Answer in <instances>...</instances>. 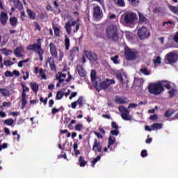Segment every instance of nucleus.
<instances>
[{
    "instance_id": "obj_57",
    "label": "nucleus",
    "mask_w": 178,
    "mask_h": 178,
    "mask_svg": "<svg viewBox=\"0 0 178 178\" xmlns=\"http://www.w3.org/2000/svg\"><path fill=\"white\" fill-rule=\"evenodd\" d=\"M35 24V30H38V31H41V26H40V24L38 22H34Z\"/></svg>"
},
{
    "instance_id": "obj_25",
    "label": "nucleus",
    "mask_w": 178,
    "mask_h": 178,
    "mask_svg": "<svg viewBox=\"0 0 178 178\" xmlns=\"http://www.w3.org/2000/svg\"><path fill=\"white\" fill-rule=\"evenodd\" d=\"M0 92L2 97H8L10 95V92H9V90L6 88H0Z\"/></svg>"
},
{
    "instance_id": "obj_27",
    "label": "nucleus",
    "mask_w": 178,
    "mask_h": 178,
    "mask_svg": "<svg viewBox=\"0 0 178 178\" xmlns=\"http://www.w3.org/2000/svg\"><path fill=\"white\" fill-rule=\"evenodd\" d=\"M115 102L116 104H126V99L124 98H122L119 96L115 97Z\"/></svg>"
},
{
    "instance_id": "obj_3",
    "label": "nucleus",
    "mask_w": 178,
    "mask_h": 178,
    "mask_svg": "<svg viewBox=\"0 0 178 178\" xmlns=\"http://www.w3.org/2000/svg\"><path fill=\"white\" fill-rule=\"evenodd\" d=\"M106 37L116 42L119 40V30H118V26L116 25H110L106 29Z\"/></svg>"
},
{
    "instance_id": "obj_14",
    "label": "nucleus",
    "mask_w": 178,
    "mask_h": 178,
    "mask_svg": "<svg viewBox=\"0 0 178 178\" xmlns=\"http://www.w3.org/2000/svg\"><path fill=\"white\" fill-rule=\"evenodd\" d=\"M23 52H24V47L19 46L17 47L14 50V55L17 56V58H22L23 56Z\"/></svg>"
},
{
    "instance_id": "obj_52",
    "label": "nucleus",
    "mask_w": 178,
    "mask_h": 178,
    "mask_svg": "<svg viewBox=\"0 0 178 178\" xmlns=\"http://www.w3.org/2000/svg\"><path fill=\"white\" fill-rule=\"evenodd\" d=\"M6 77H13V74L10 71H6L4 73Z\"/></svg>"
},
{
    "instance_id": "obj_18",
    "label": "nucleus",
    "mask_w": 178,
    "mask_h": 178,
    "mask_svg": "<svg viewBox=\"0 0 178 178\" xmlns=\"http://www.w3.org/2000/svg\"><path fill=\"white\" fill-rule=\"evenodd\" d=\"M138 17H139V23H144L145 24H147V23H148V22H149L147 19V15H144V13H141V12H138Z\"/></svg>"
},
{
    "instance_id": "obj_13",
    "label": "nucleus",
    "mask_w": 178,
    "mask_h": 178,
    "mask_svg": "<svg viewBox=\"0 0 178 178\" xmlns=\"http://www.w3.org/2000/svg\"><path fill=\"white\" fill-rule=\"evenodd\" d=\"M83 97L81 96L78 98L77 101L76 102H73L71 104V107L72 108V109H76V107L77 106V105L79 106V108H81V106H83L84 103H83Z\"/></svg>"
},
{
    "instance_id": "obj_36",
    "label": "nucleus",
    "mask_w": 178,
    "mask_h": 178,
    "mask_svg": "<svg viewBox=\"0 0 178 178\" xmlns=\"http://www.w3.org/2000/svg\"><path fill=\"white\" fill-rule=\"evenodd\" d=\"M116 143V138L114 136H110L108 138V144L109 145H113Z\"/></svg>"
},
{
    "instance_id": "obj_43",
    "label": "nucleus",
    "mask_w": 178,
    "mask_h": 178,
    "mask_svg": "<svg viewBox=\"0 0 178 178\" xmlns=\"http://www.w3.org/2000/svg\"><path fill=\"white\" fill-rule=\"evenodd\" d=\"M117 5L118 6H120L121 8H124V6H126V3H124V0H117Z\"/></svg>"
},
{
    "instance_id": "obj_28",
    "label": "nucleus",
    "mask_w": 178,
    "mask_h": 178,
    "mask_svg": "<svg viewBox=\"0 0 178 178\" xmlns=\"http://www.w3.org/2000/svg\"><path fill=\"white\" fill-rule=\"evenodd\" d=\"M79 166L81 168H84L87 165V161H84V156H79Z\"/></svg>"
},
{
    "instance_id": "obj_16",
    "label": "nucleus",
    "mask_w": 178,
    "mask_h": 178,
    "mask_svg": "<svg viewBox=\"0 0 178 178\" xmlns=\"http://www.w3.org/2000/svg\"><path fill=\"white\" fill-rule=\"evenodd\" d=\"M8 13L5 12H1L0 13V22L3 26L6 25V23H8Z\"/></svg>"
},
{
    "instance_id": "obj_46",
    "label": "nucleus",
    "mask_w": 178,
    "mask_h": 178,
    "mask_svg": "<svg viewBox=\"0 0 178 178\" xmlns=\"http://www.w3.org/2000/svg\"><path fill=\"white\" fill-rule=\"evenodd\" d=\"M173 115V113H172V110H167L164 114L165 118H171V116Z\"/></svg>"
},
{
    "instance_id": "obj_62",
    "label": "nucleus",
    "mask_w": 178,
    "mask_h": 178,
    "mask_svg": "<svg viewBox=\"0 0 178 178\" xmlns=\"http://www.w3.org/2000/svg\"><path fill=\"white\" fill-rule=\"evenodd\" d=\"M77 96V92H73L71 95L70 96V99H73L74 97Z\"/></svg>"
},
{
    "instance_id": "obj_29",
    "label": "nucleus",
    "mask_w": 178,
    "mask_h": 178,
    "mask_svg": "<svg viewBox=\"0 0 178 178\" xmlns=\"http://www.w3.org/2000/svg\"><path fill=\"white\" fill-rule=\"evenodd\" d=\"M2 54L5 55V56H9V55H12L13 54V51L10 49H8L6 48H3L1 50Z\"/></svg>"
},
{
    "instance_id": "obj_8",
    "label": "nucleus",
    "mask_w": 178,
    "mask_h": 178,
    "mask_svg": "<svg viewBox=\"0 0 178 178\" xmlns=\"http://www.w3.org/2000/svg\"><path fill=\"white\" fill-rule=\"evenodd\" d=\"M138 35L140 40H145L151 35V33L148 31L147 27L143 26L138 30Z\"/></svg>"
},
{
    "instance_id": "obj_63",
    "label": "nucleus",
    "mask_w": 178,
    "mask_h": 178,
    "mask_svg": "<svg viewBox=\"0 0 178 178\" xmlns=\"http://www.w3.org/2000/svg\"><path fill=\"white\" fill-rule=\"evenodd\" d=\"M173 40H174L175 42H177L178 43V31L174 35Z\"/></svg>"
},
{
    "instance_id": "obj_61",
    "label": "nucleus",
    "mask_w": 178,
    "mask_h": 178,
    "mask_svg": "<svg viewBox=\"0 0 178 178\" xmlns=\"http://www.w3.org/2000/svg\"><path fill=\"white\" fill-rule=\"evenodd\" d=\"M16 8L18 9L19 10H23V3H19L16 6Z\"/></svg>"
},
{
    "instance_id": "obj_56",
    "label": "nucleus",
    "mask_w": 178,
    "mask_h": 178,
    "mask_svg": "<svg viewBox=\"0 0 178 178\" xmlns=\"http://www.w3.org/2000/svg\"><path fill=\"white\" fill-rule=\"evenodd\" d=\"M74 123H76V120H72L71 122L68 124V129H70V130L73 129V124H74Z\"/></svg>"
},
{
    "instance_id": "obj_37",
    "label": "nucleus",
    "mask_w": 178,
    "mask_h": 178,
    "mask_svg": "<svg viewBox=\"0 0 178 178\" xmlns=\"http://www.w3.org/2000/svg\"><path fill=\"white\" fill-rule=\"evenodd\" d=\"M63 95H65V93L62 92L61 90H59L57 92L56 99L60 100L61 98H63Z\"/></svg>"
},
{
    "instance_id": "obj_50",
    "label": "nucleus",
    "mask_w": 178,
    "mask_h": 178,
    "mask_svg": "<svg viewBox=\"0 0 178 178\" xmlns=\"http://www.w3.org/2000/svg\"><path fill=\"white\" fill-rule=\"evenodd\" d=\"M175 92H176V90H175V88L170 89V91H168L170 98L175 97Z\"/></svg>"
},
{
    "instance_id": "obj_11",
    "label": "nucleus",
    "mask_w": 178,
    "mask_h": 178,
    "mask_svg": "<svg viewBox=\"0 0 178 178\" xmlns=\"http://www.w3.org/2000/svg\"><path fill=\"white\" fill-rule=\"evenodd\" d=\"M92 150L97 154V152H102V145H101V141L97 138L94 139V143L92 145Z\"/></svg>"
},
{
    "instance_id": "obj_12",
    "label": "nucleus",
    "mask_w": 178,
    "mask_h": 178,
    "mask_svg": "<svg viewBox=\"0 0 178 178\" xmlns=\"http://www.w3.org/2000/svg\"><path fill=\"white\" fill-rule=\"evenodd\" d=\"M83 54H85L86 58H88L89 60H92L93 62H97V60H98V56L95 53L85 50L83 51Z\"/></svg>"
},
{
    "instance_id": "obj_35",
    "label": "nucleus",
    "mask_w": 178,
    "mask_h": 178,
    "mask_svg": "<svg viewBox=\"0 0 178 178\" xmlns=\"http://www.w3.org/2000/svg\"><path fill=\"white\" fill-rule=\"evenodd\" d=\"M168 8H169L170 10H171V12H172V13H175V14L178 13V6L175 7L174 6L169 5Z\"/></svg>"
},
{
    "instance_id": "obj_58",
    "label": "nucleus",
    "mask_w": 178,
    "mask_h": 178,
    "mask_svg": "<svg viewBox=\"0 0 178 178\" xmlns=\"http://www.w3.org/2000/svg\"><path fill=\"white\" fill-rule=\"evenodd\" d=\"M140 155L142 158H145V156H148V154H147V150L145 149L142 150Z\"/></svg>"
},
{
    "instance_id": "obj_38",
    "label": "nucleus",
    "mask_w": 178,
    "mask_h": 178,
    "mask_svg": "<svg viewBox=\"0 0 178 178\" xmlns=\"http://www.w3.org/2000/svg\"><path fill=\"white\" fill-rule=\"evenodd\" d=\"M53 30H54L56 37H59L60 35V29L58 26H54Z\"/></svg>"
},
{
    "instance_id": "obj_24",
    "label": "nucleus",
    "mask_w": 178,
    "mask_h": 178,
    "mask_svg": "<svg viewBox=\"0 0 178 178\" xmlns=\"http://www.w3.org/2000/svg\"><path fill=\"white\" fill-rule=\"evenodd\" d=\"M65 51H69L70 49V39L67 37V35H65Z\"/></svg>"
},
{
    "instance_id": "obj_41",
    "label": "nucleus",
    "mask_w": 178,
    "mask_h": 178,
    "mask_svg": "<svg viewBox=\"0 0 178 178\" xmlns=\"http://www.w3.org/2000/svg\"><path fill=\"white\" fill-rule=\"evenodd\" d=\"M118 59H119V56L118 55H115L114 57L111 58V60H112L113 63H115V65H118L119 63Z\"/></svg>"
},
{
    "instance_id": "obj_26",
    "label": "nucleus",
    "mask_w": 178,
    "mask_h": 178,
    "mask_svg": "<svg viewBox=\"0 0 178 178\" xmlns=\"http://www.w3.org/2000/svg\"><path fill=\"white\" fill-rule=\"evenodd\" d=\"M10 24L12 26V27H16V26H17V18L16 17H10Z\"/></svg>"
},
{
    "instance_id": "obj_2",
    "label": "nucleus",
    "mask_w": 178,
    "mask_h": 178,
    "mask_svg": "<svg viewBox=\"0 0 178 178\" xmlns=\"http://www.w3.org/2000/svg\"><path fill=\"white\" fill-rule=\"evenodd\" d=\"M36 41L37 43L28 45L26 49L27 51H33V52L38 54L40 60L42 62V60H44L42 55L45 54V51L44 50V49H42L41 46V39H37Z\"/></svg>"
},
{
    "instance_id": "obj_1",
    "label": "nucleus",
    "mask_w": 178,
    "mask_h": 178,
    "mask_svg": "<svg viewBox=\"0 0 178 178\" xmlns=\"http://www.w3.org/2000/svg\"><path fill=\"white\" fill-rule=\"evenodd\" d=\"M90 78L92 81H95V88L97 90V91H98V92L102 90H106L111 86L116 83L115 79H109L106 78L105 81L98 84V82L95 81V80H97V72L94 70H92L90 73Z\"/></svg>"
},
{
    "instance_id": "obj_19",
    "label": "nucleus",
    "mask_w": 178,
    "mask_h": 178,
    "mask_svg": "<svg viewBox=\"0 0 178 178\" xmlns=\"http://www.w3.org/2000/svg\"><path fill=\"white\" fill-rule=\"evenodd\" d=\"M47 63L49 64L50 69L53 72H55L56 70V65H55V60L53 57H50L47 59Z\"/></svg>"
},
{
    "instance_id": "obj_60",
    "label": "nucleus",
    "mask_w": 178,
    "mask_h": 178,
    "mask_svg": "<svg viewBox=\"0 0 178 178\" xmlns=\"http://www.w3.org/2000/svg\"><path fill=\"white\" fill-rule=\"evenodd\" d=\"M59 113L58 108H56L54 107L51 109V115H56V113Z\"/></svg>"
},
{
    "instance_id": "obj_9",
    "label": "nucleus",
    "mask_w": 178,
    "mask_h": 178,
    "mask_svg": "<svg viewBox=\"0 0 178 178\" xmlns=\"http://www.w3.org/2000/svg\"><path fill=\"white\" fill-rule=\"evenodd\" d=\"M93 18L95 20H101L104 17V13H102V9L99 6H96L93 8Z\"/></svg>"
},
{
    "instance_id": "obj_7",
    "label": "nucleus",
    "mask_w": 178,
    "mask_h": 178,
    "mask_svg": "<svg viewBox=\"0 0 178 178\" xmlns=\"http://www.w3.org/2000/svg\"><path fill=\"white\" fill-rule=\"evenodd\" d=\"M137 20V14L134 13H128L124 15V22L126 24H134Z\"/></svg>"
},
{
    "instance_id": "obj_47",
    "label": "nucleus",
    "mask_w": 178,
    "mask_h": 178,
    "mask_svg": "<svg viewBox=\"0 0 178 178\" xmlns=\"http://www.w3.org/2000/svg\"><path fill=\"white\" fill-rule=\"evenodd\" d=\"M23 90L22 93V96L24 95V97H27V95L26 94V91H30V89L29 87H24V85H22Z\"/></svg>"
},
{
    "instance_id": "obj_22",
    "label": "nucleus",
    "mask_w": 178,
    "mask_h": 178,
    "mask_svg": "<svg viewBox=\"0 0 178 178\" xmlns=\"http://www.w3.org/2000/svg\"><path fill=\"white\" fill-rule=\"evenodd\" d=\"M27 15L31 20H35V13L31 10L30 8L26 9Z\"/></svg>"
},
{
    "instance_id": "obj_48",
    "label": "nucleus",
    "mask_w": 178,
    "mask_h": 178,
    "mask_svg": "<svg viewBox=\"0 0 178 178\" xmlns=\"http://www.w3.org/2000/svg\"><path fill=\"white\" fill-rule=\"evenodd\" d=\"M5 66H12V65H15V63L12 62L10 60H6L3 62Z\"/></svg>"
},
{
    "instance_id": "obj_42",
    "label": "nucleus",
    "mask_w": 178,
    "mask_h": 178,
    "mask_svg": "<svg viewBox=\"0 0 178 178\" xmlns=\"http://www.w3.org/2000/svg\"><path fill=\"white\" fill-rule=\"evenodd\" d=\"M140 73H143L145 76H149V72L147 68H141L140 70Z\"/></svg>"
},
{
    "instance_id": "obj_51",
    "label": "nucleus",
    "mask_w": 178,
    "mask_h": 178,
    "mask_svg": "<svg viewBox=\"0 0 178 178\" xmlns=\"http://www.w3.org/2000/svg\"><path fill=\"white\" fill-rule=\"evenodd\" d=\"M111 136H119V129H114L110 131Z\"/></svg>"
},
{
    "instance_id": "obj_59",
    "label": "nucleus",
    "mask_w": 178,
    "mask_h": 178,
    "mask_svg": "<svg viewBox=\"0 0 178 178\" xmlns=\"http://www.w3.org/2000/svg\"><path fill=\"white\" fill-rule=\"evenodd\" d=\"M150 120H158V115L154 114L149 117Z\"/></svg>"
},
{
    "instance_id": "obj_55",
    "label": "nucleus",
    "mask_w": 178,
    "mask_h": 178,
    "mask_svg": "<svg viewBox=\"0 0 178 178\" xmlns=\"http://www.w3.org/2000/svg\"><path fill=\"white\" fill-rule=\"evenodd\" d=\"M40 102H43L44 105H47V104L48 103V98L46 97L44 99V98H42V97H40Z\"/></svg>"
},
{
    "instance_id": "obj_23",
    "label": "nucleus",
    "mask_w": 178,
    "mask_h": 178,
    "mask_svg": "<svg viewBox=\"0 0 178 178\" xmlns=\"http://www.w3.org/2000/svg\"><path fill=\"white\" fill-rule=\"evenodd\" d=\"M56 80H58L59 83H63V81H65V79H66V74L60 72L59 75L56 76Z\"/></svg>"
},
{
    "instance_id": "obj_33",
    "label": "nucleus",
    "mask_w": 178,
    "mask_h": 178,
    "mask_svg": "<svg viewBox=\"0 0 178 178\" xmlns=\"http://www.w3.org/2000/svg\"><path fill=\"white\" fill-rule=\"evenodd\" d=\"M13 123H15V120H13L12 118L6 119L4 120V124H6V126H12Z\"/></svg>"
},
{
    "instance_id": "obj_20",
    "label": "nucleus",
    "mask_w": 178,
    "mask_h": 178,
    "mask_svg": "<svg viewBox=\"0 0 178 178\" xmlns=\"http://www.w3.org/2000/svg\"><path fill=\"white\" fill-rule=\"evenodd\" d=\"M76 69L80 77H86V70H84V67H83V65H77Z\"/></svg>"
},
{
    "instance_id": "obj_17",
    "label": "nucleus",
    "mask_w": 178,
    "mask_h": 178,
    "mask_svg": "<svg viewBox=\"0 0 178 178\" xmlns=\"http://www.w3.org/2000/svg\"><path fill=\"white\" fill-rule=\"evenodd\" d=\"M77 55H79V48L77 47H73L70 51V57L73 60Z\"/></svg>"
},
{
    "instance_id": "obj_44",
    "label": "nucleus",
    "mask_w": 178,
    "mask_h": 178,
    "mask_svg": "<svg viewBox=\"0 0 178 178\" xmlns=\"http://www.w3.org/2000/svg\"><path fill=\"white\" fill-rule=\"evenodd\" d=\"M129 2L132 5V6H138L140 0H129Z\"/></svg>"
},
{
    "instance_id": "obj_49",
    "label": "nucleus",
    "mask_w": 178,
    "mask_h": 178,
    "mask_svg": "<svg viewBox=\"0 0 178 178\" xmlns=\"http://www.w3.org/2000/svg\"><path fill=\"white\" fill-rule=\"evenodd\" d=\"M111 127L114 129V130H119V126H118V124H116L115 121L111 122Z\"/></svg>"
},
{
    "instance_id": "obj_32",
    "label": "nucleus",
    "mask_w": 178,
    "mask_h": 178,
    "mask_svg": "<svg viewBox=\"0 0 178 178\" xmlns=\"http://www.w3.org/2000/svg\"><path fill=\"white\" fill-rule=\"evenodd\" d=\"M161 83L163 87H165V88H167V90L172 89V86H170V83H169V82H168L167 81H162Z\"/></svg>"
},
{
    "instance_id": "obj_10",
    "label": "nucleus",
    "mask_w": 178,
    "mask_h": 178,
    "mask_svg": "<svg viewBox=\"0 0 178 178\" xmlns=\"http://www.w3.org/2000/svg\"><path fill=\"white\" fill-rule=\"evenodd\" d=\"M177 62V54L173 51L169 52L165 57V63H176Z\"/></svg>"
},
{
    "instance_id": "obj_6",
    "label": "nucleus",
    "mask_w": 178,
    "mask_h": 178,
    "mask_svg": "<svg viewBox=\"0 0 178 178\" xmlns=\"http://www.w3.org/2000/svg\"><path fill=\"white\" fill-rule=\"evenodd\" d=\"M118 110L121 113V118L123 120H131L130 111L127 108L124 107V106H120Z\"/></svg>"
},
{
    "instance_id": "obj_5",
    "label": "nucleus",
    "mask_w": 178,
    "mask_h": 178,
    "mask_svg": "<svg viewBox=\"0 0 178 178\" xmlns=\"http://www.w3.org/2000/svg\"><path fill=\"white\" fill-rule=\"evenodd\" d=\"M124 56L127 60H136L138 58V51L126 46L124 47Z\"/></svg>"
},
{
    "instance_id": "obj_30",
    "label": "nucleus",
    "mask_w": 178,
    "mask_h": 178,
    "mask_svg": "<svg viewBox=\"0 0 178 178\" xmlns=\"http://www.w3.org/2000/svg\"><path fill=\"white\" fill-rule=\"evenodd\" d=\"M27 96H24V95H23V96H22V109H24V108H26V106L27 105V99H26Z\"/></svg>"
},
{
    "instance_id": "obj_4",
    "label": "nucleus",
    "mask_w": 178,
    "mask_h": 178,
    "mask_svg": "<svg viewBox=\"0 0 178 178\" xmlns=\"http://www.w3.org/2000/svg\"><path fill=\"white\" fill-rule=\"evenodd\" d=\"M149 92L153 95H161V93L164 91L162 83L158 82L156 83H150L148 86Z\"/></svg>"
},
{
    "instance_id": "obj_15",
    "label": "nucleus",
    "mask_w": 178,
    "mask_h": 178,
    "mask_svg": "<svg viewBox=\"0 0 178 178\" xmlns=\"http://www.w3.org/2000/svg\"><path fill=\"white\" fill-rule=\"evenodd\" d=\"M50 54L54 58H58V51L56 50V46L55 44L51 42L49 44Z\"/></svg>"
},
{
    "instance_id": "obj_64",
    "label": "nucleus",
    "mask_w": 178,
    "mask_h": 178,
    "mask_svg": "<svg viewBox=\"0 0 178 178\" xmlns=\"http://www.w3.org/2000/svg\"><path fill=\"white\" fill-rule=\"evenodd\" d=\"M10 105H12V104L10 102H3V106L6 107V106H10Z\"/></svg>"
},
{
    "instance_id": "obj_45",
    "label": "nucleus",
    "mask_w": 178,
    "mask_h": 178,
    "mask_svg": "<svg viewBox=\"0 0 178 178\" xmlns=\"http://www.w3.org/2000/svg\"><path fill=\"white\" fill-rule=\"evenodd\" d=\"M76 131H81L83 130V124H78L74 127Z\"/></svg>"
},
{
    "instance_id": "obj_54",
    "label": "nucleus",
    "mask_w": 178,
    "mask_h": 178,
    "mask_svg": "<svg viewBox=\"0 0 178 178\" xmlns=\"http://www.w3.org/2000/svg\"><path fill=\"white\" fill-rule=\"evenodd\" d=\"M161 63H162V61L161 60V57H159V56H157L154 61V65H156V63L159 65Z\"/></svg>"
},
{
    "instance_id": "obj_53",
    "label": "nucleus",
    "mask_w": 178,
    "mask_h": 178,
    "mask_svg": "<svg viewBox=\"0 0 178 178\" xmlns=\"http://www.w3.org/2000/svg\"><path fill=\"white\" fill-rule=\"evenodd\" d=\"M94 134H95V136H96V137H97V138H99V140H102V138H104V136H103L102 134H101L99 132L94 131Z\"/></svg>"
},
{
    "instance_id": "obj_31",
    "label": "nucleus",
    "mask_w": 178,
    "mask_h": 178,
    "mask_svg": "<svg viewBox=\"0 0 178 178\" xmlns=\"http://www.w3.org/2000/svg\"><path fill=\"white\" fill-rule=\"evenodd\" d=\"M152 130H158L159 129H162V124L161 123H154L151 125Z\"/></svg>"
},
{
    "instance_id": "obj_39",
    "label": "nucleus",
    "mask_w": 178,
    "mask_h": 178,
    "mask_svg": "<svg viewBox=\"0 0 178 178\" xmlns=\"http://www.w3.org/2000/svg\"><path fill=\"white\" fill-rule=\"evenodd\" d=\"M115 77L119 80L120 84H124V79H123L122 74H116Z\"/></svg>"
},
{
    "instance_id": "obj_34",
    "label": "nucleus",
    "mask_w": 178,
    "mask_h": 178,
    "mask_svg": "<svg viewBox=\"0 0 178 178\" xmlns=\"http://www.w3.org/2000/svg\"><path fill=\"white\" fill-rule=\"evenodd\" d=\"M65 30H66L67 34H70V33H72V25H71L70 22H67L65 24Z\"/></svg>"
},
{
    "instance_id": "obj_21",
    "label": "nucleus",
    "mask_w": 178,
    "mask_h": 178,
    "mask_svg": "<svg viewBox=\"0 0 178 178\" xmlns=\"http://www.w3.org/2000/svg\"><path fill=\"white\" fill-rule=\"evenodd\" d=\"M30 87L33 92H38V90L40 88V86L37 84L35 82H31L30 83Z\"/></svg>"
},
{
    "instance_id": "obj_40",
    "label": "nucleus",
    "mask_w": 178,
    "mask_h": 178,
    "mask_svg": "<svg viewBox=\"0 0 178 178\" xmlns=\"http://www.w3.org/2000/svg\"><path fill=\"white\" fill-rule=\"evenodd\" d=\"M98 161H101V156H97L95 159L92 161V167L95 168V163L98 162Z\"/></svg>"
}]
</instances>
